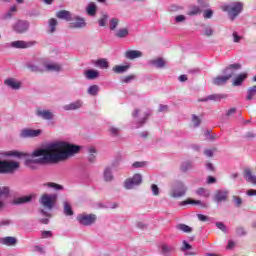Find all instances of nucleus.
<instances>
[{
  "instance_id": "obj_60",
  "label": "nucleus",
  "mask_w": 256,
  "mask_h": 256,
  "mask_svg": "<svg viewBox=\"0 0 256 256\" xmlns=\"http://www.w3.org/2000/svg\"><path fill=\"white\" fill-rule=\"evenodd\" d=\"M29 68L34 73H43V69L39 68V66L31 65Z\"/></svg>"
},
{
  "instance_id": "obj_9",
  "label": "nucleus",
  "mask_w": 256,
  "mask_h": 256,
  "mask_svg": "<svg viewBox=\"0 0 256 256\" xmlns=\"http://www.w3.org/2000/svg\"><path fill=\"white\" fill-rule=\"evenodd\" d=\"M239 69H241V64L235 63L226 67L223 73L226 77H228V79H231V77H233V75H235L236 71H239Z\"/></svg>"
},
{
  "instance_id": "obj_16",
  "label": "nucleus",
  "mask_w": 256,
  "mask_h": 256,
  "mask_svg": "<svg viewBox=\"0 0 256 256\" xmlns=\"http://www.w3.org/2000/svg\"><path fill=\"white\" fill-rule=\"evenodd\" d=\"M222 99H223V95H221V94H211L204 98H200L198 101L207 103L209 101H221Z\"/></svg>"
},
{
  "instance_id": "obj_61",
  "label": "nucleus",
  "mask_w": 256,
  "mask_h": 256,
  "mask_svg": "<svg viewBox=\"0 0 256 256\" xmlns=\"http://www.w3.org/2000/svg\"><path fill=\"white\" fill-rule=\"evenodd\" d=\"M189 249H191V246L190 244L187 243L186 240H184L182 242V248H181V251H189Z\"/></svg>"
},
{
  "instance_id": "obj_10",
  "label": "nucleus",
  "mask_w": 256,
  "mask_h": 256,
  "mask_svg": "<svg viewBox=\"0 0 256 256\" xmlns=\"http://www.w3.org/2000/svg\"><path fill=\"white\" fill-rule=\"evenodd\" d=\"M36 115L37 117H41V119H44V121H52L53 117L55 115L50 110H43L41 108L36 109Z\"/></svg>"
},
{
  "instance_id": "obj_55",
  "label": "nucleus",
  "mask_w": 256,
  "mask_h": 256,
  "mask_svg": "<svg viewBox=\"0 0 256 256\" xmlns=\"http://www.w3.org/2000/svg\"><path fill=\"white\" fill-rule=\"evenodd\" d=\"M234 43H240L243 36L239 35L237 32H233L232 34Z\"/></svg>"
},
{
  "instance_id": "obj_63",
  "label": "nucleus",
  "mask_w": 256,
  "mask_h": 256,
  "mask_svg": "<svg viewBox=\"0 0 256 256\" xmlns=\"http://www.w3.org/2000/svg\"><path fill=\"white\" fill-rule=\"evenodd\" d=\"M187 18L184 15H178L175 17V22L176 23H183Z\"/></svg>"
},
{
  "instance_id": "obj_14",
  "label": "nucleus",
  "mask_w": 256,
  "mask_h": 256,
  "mask_svg": "<svg viewBox=\"0 0 256 256\" xmlns=\"http://www.w3.org/2000/svg\"><path fill=\"white\" fill-rule=\"evenodd\" d=\"M125 57L126 59H139V57H143V52L139 51V50H127L125 52Z\"/></svg>"
},
{
  "instance_id": "obj_62",
  "label": "nucleus",
  "mask_w": 256,
  "mask_h": 256,
  "mask_svg": "<svg viewBox=\"0 0 256 256\" xmlns=\"http://www.w3.org/2000/svg\"><path fill=\"white\" fill-rule=\"evenodd\" d=\"M234 202L236 207H241V204L243 203V200L238 196H233Z\"/></svg>"
},
{
  "instance_id": "obj_54",
  "label": "nucleus",
  "mask_w": 256,
  "mask_h": 256,
  "mask_svg": "<svg viewBox=\"0 0 256 256\" xmlns=\"http://www.w3.org/2000/svg\"><path fill=\"white\" fill-rule=\"evenodd\" d=\"M216 227L220 229L223 233H227V226L223 222H217Z\"/></svg>"
},
{
  "instance_id": "obj_13",
  "label": "nucleus",
  "mask_w": 256,
  "mask_h": 256,
  "mask_svg": "<svg viewBox=\"0 0 256 256\" xmlns=\"http://www.w3.org/2000/svg\"><path fill=\"white\" fill-rule=\"evenodd\" d=\"M0 243L2 245H6L7 247H15L17 245V238L13 236H7L0 239Z\"/></svg>"
},
{
  "instance_id": "obj_48",
  "label": "nucleus",
  "mask_w": 256,
  "mask_h": 256,
  "mask_svg": "<svg viewBox=\"0 0 256 256\" xmlns=\"http://www.w3.org/2000/svg\"><path fill=\"white\" fill-rule=\"evenodd\" d=\"M132 181H134L135 185H141V182L143 181V177L141 174H134L132 177Z\"/></svg>"
},
{
  "instance_id": "obj_21",
  "label": "nucleus",
  "mask_w": 256,
  "mask_h": 256,
  "mask_svg": "<svg viewBox=\"0 0 256 256\" xmlns=\"http://www.w3.org/2000/svg\"><path fill=\"white\" fill-rule=\"evenodd\" d=\"M175 248L171 245L162 244L161 245V255L163 256H171V253H173Z\"/></svg>"
},
{
  "instance_id": "obj_40",
  "label": "nucleus",
  "mask_w": 256,
  "mask_h": 256,
  "mask_svg": "<svg viewBox=\"0 0 256 256\" xmlns=\"http://www.w3.org/2000/svg\"><path fill=\"white\" fill-rule=\"evenodd\" d=\"M199 14H201V8L199 6L190 7V10L188 12V15L190 17H193V15H199Z\"/></svg>"
},
{
  "instance_id": "obj_52",
  "label": "nucleus",
  "mask_w": 256,
  "mask_h": 256,
  "mask_svg": "<svg viewBox=\"0 0 256 256\" xmlns=\"http://www.w3.org/2000/svg\"><path fill=\"white\" fill-rule=\"evenodd\" d=\"M46 186L51 187L52 189H56L57 191H61V189H63L61 185L53 182L47 183Z\"/></svg>"
},
{
  "instance_id": "obj_4",
  "label": "nucleus",
  "mask_w": 256,
  "mask_h": 256,
  "mask_svg": "<svg viewBox=\"0 0 256 256\" xmlns=\"http://www.w3.org/2000/svg\"><path fill=\"white\" fill-rule=\"evenodd\" d=\"M187 190V185H185L183 182H175L171 187L170 197L173 199H181V197H185V195H187Z\"/></svg>"
},
{
  "instance_id": "obj_49",
  "label": "nucleus",
  "mask_w": 256,
  "mask_h": 256,
  "mask_svg": "<svg viewBox=\"0 0 256 256\" xmlns=\"http://www.w3.org/2000/svg\"><path fill=\"white\" fill-rule=\"evenodd\" d=\"M192 124H193V127H199V125H201V118H199V116L193 114L192 115Z\"/></svg>"
},
{
  "instance_id": "obj_30",
  "label": "nucleus",
  "mask_w": 256,
  "mask_h": 256,
  "mask_svg": "<svg viewBox=\"0 0 256 256\" xmlns=\"http://www.w3.org/2000/svg\"><path fill=\"white\" fill-rule=\"evenodd\" d=\"M176 229L178 231H182V233H191V231H193V228H191V226H188L186 224H177Z\"/></svg>"
},
{
  "instance_id": "obj_23",
  "label": "nucleus",
  "mask_w": 256,
  "mask_h": 256,
  "mask_svg": "<svg viewBox=\"0 0 256 256\" xmlns=\"http://www.w3.org/2000/svg\"><path fill=\"white\" fill-rule=\"evenodd\" d=\"M247 79V74L243 73V74H240L238 75L234 80H233V83L232 85L234 87H239L241 85H243V81H245Z\"/></svg>"
},
{
  "instance_id": "obj_58",
  "label": "nucleus",
  "mask_w": 256,
  "mask_h": 256,
  "mask_svg": "<svg viewBox=\"0 0 256 256\" xmlns=\"http://www.w3.org/2000/svg\"><path fill=\"white\" fill-rule=\"evenodd\" d=\"M147 165V162H134L132 164V166L135 168V169H139V168H142V167H146Z\"/></svg>"
},
{
  "instance_id": "obj_36",
  "label": "nucleus",
  "mask_w": 256,
  "mask_h": 256,
  "mask_svg": "<svg viewBox=\"0 0 256 256\" xmlns=\"http://www.w3.org/2000/svg\"><path fill=\"white\" fill-rule=\"evenodd\" d=\"M255 95H256V85L248 88L246 100L252 101V99H253V97H255Z\"/></svg>"
},
{
  "instance_id": "obj_5",
  "label": "nucleus",
  "mask_w": 256,
  "mask_h": 256,
  "mask_svg": "<svg viewBox=\"0 0 256 256\" xmlns=\"http://www.w3.org/2000/svg\"><path fill=\"white\" fill-rule=\"evenodd\" d=\"M39 203L42 207L51 211L55 207V203H57V194L44 193L41 195Z\"/></svg>"
},
{
  "instance_id": "obj_45",
  "label": "nucleus",
  "mask_w": 256,
  "mask_h": 256,
  "mask_svg": "<svg viewBox=\"0 0 256 256\" xmlns=\"http://www.w3.org/2000/svg\"><path fill=\"white\" fill-rule=\"evenodd\" d=\"M149 65L159 69L161 67V58H155V59L149 60Z\"/></svg>"
},
{
  "instance_id": "obj_3",
  "label": "nucleus",
  "mask_w": 256,
  "mask_h": 256,
  "mask_svg": "<svg viewBox=\"0 0 256 256\" xmlns=\"http://www.w3.org/2000/svg\"><path fill=\"white\" fill-rule=\"evenodd\" d=\"M222 10L228 13L231 21H235L237 16L243 11V3L234 2L229 5L222 6Z\"/></svg>"
},
{
  "instance_id": "obj_42",
  "label": "nucleus",
  "mask_w": 256,
  "mask_h": 256,
  "mask_svg": "<svg viewBox=\"0 0 256 256\" xmlns=\"http://www.w3.org/2000/svg\"><path fill=\"white\" fill-rule=\"evenodd\" d=\"M137 184H135V181L132 178H128L124 182L125 189H133V187H136Z\"/></svg>"
},
{
  "instance_id": "obj_32",
  "label": "nucleus",
  "mask_w": 256,
  "mask_h": 256,
  "mask_svg": "<svg viewBox=\"0 0 256 256\" xmlns=\"http://www.w3.org/2000/svg\"><path fill=\"white\" fill-rule=\"evenodd\" d=\"M25 153L19 152L17 150L8 151L6 153V157H17L18 159H21V157H25Z\"/></svg>"
},
{
  "instance_id": "obj_25",
  "label": "nucleus",
  "mask_w": 256,
  "mask_h": 256,
  "mask_svg": "<svg viewBox=\"0 0 256 256\" xmlns=\"http://www.w3.org/2000/svg\"><path fill=\"white\" fill-rule=\"evenodd\" d=\"M84 75L86 79H89V80L97 79V77H99V71L93 70V69L86 70L84 72Z\"/></svg>"
},
{
  "instance_id": "obj_24",
  "label": "nucleus",
  "mask_w": 256,
  "mask_h": 256,
  "mask_svg": "<svg viewBox=\"0 0 256 256\" xmlns=\"http://www.w3.org/2000/svg\"><path fill=\"white\" fill-rule=\"evenodd\" d=\"M4 83L7 87H11V89H19L21 87V83L15 81L13 78L6 79Z\"/></svg>"
},
{
  "instance_id": "obj_34",
  "label": "nucleus",
  "mask_w": 256,
  "mask_h": 256,
  "mask_svg": "<svg viewBox=\"0 0 256 256\" xmlns=\"http://www.w3.org/2000/svg\"><path fill=\"white\" fill-rule=\"evenodd\" d=\"M196 194L199 195V197H205V198H208L211 196V192L205 188H198L196 190Z\"/></svg>"
},
{
  "instance_id": "obj_39",
  "label": "nucleus",
  "mask_w": 256,
  "mask_h": 256,
  "mask_svg": "<svg viewBox=\"0 0 256 256\" xmlns=\"http://www.w3.org/2000/svg\"><path fill=\"white\" fill-rule=\"evenodd\" d=\"M104 181H113V173L111 172V168H105L104 170Z\"/></svg>"
},
{
  "instance_id": "obj_38",
  "label": "nucleus",
  "mask_w": 256,
  "mask_h": 256,
  "mask_svg": "<svg viewBox=\"0 0 256 256\" xmlns=\"http://www.w3.org/2000/svg\"><path fill=\"white\" fill-rule=\"evenodd\" d=\"M129 69V66L127 65H124V66H121V65H116L113 67V71L114 73H117V74H120V73H125V71H127Z\"/></svg>"
},
{
  "instance_id": "obj_20",
  "label": "nucleus",
  "mask_w": 256,
  "mask_h": 256,
  "mask_svg": "<svg viewBox=\"0 0 256 256\" xmlns=\"http://www.w3.org/2000/svg\"><path fill=\"white\" fill-rule=\"evenodd\" d=\"M86 13L90 17H95V15H97V4H95V2H90L86 7Z\"/></svg>"
},
{
  "instance_id": "obj_46",
  "label": "nucleus",
  "mask_w": 256,
  "mask_h": 256,
  "mask_svg": "<svg viewBox=\"0 0 256 256\" xmlns=\"http://www.w3.org/2000/svg\"><path fill=\"white\" fill-rule=\"evenodd\" d=\"M89 95H97L99 93V86L98 85H92L88 88Z\"/></svg>"
},
{
  "instance_id": "obj_15",
  "label": "nucleus",
  "mask_w": 256,
  "mask_h": 256,
  "mask_svg": "<svg viewBox=\"0 0 256 256\" xmlns=\"http://www.w3.org/2000/svg\"><path fill=\"white\" fill-rule=\"evenodd\" d=\"M81 107H83V102H81V100H78L76 102L64 105L63 109L64 111H76V109H81Z\"/></svg>"
},
{
  "instance_id": "obj_26",
  "label": "nucleus",
  "mask_w": 256,
  "mask_h": 256,
  "mask_svg": "<svg viewBox=\"0 0 256 256\" xmlns=\"http://www.w3.org/2000/svg\"><path fill=\"white\" fill-rule=\"evenodd\" d=\"M85 25V19L79 17H77L76 20L71 23V27H73L74 29H81L85 27Z\"/></svg>"
},
{
  "instance_id": "obj_56",
  "label": "nucleus",
  "mask_w": 256,
  "mask_h": 256,
  "mask_svg": "<svg viewBox=\"0 0 256 256\" xmlns=\"http://www.w3.org/2000/svg\"><path fill=\"white\" fill-rule=\"evenodd\" d=\"M109 16H107V14H104L102 16V18L98 21L100 27H105V25L107 24V19Z\"/></svg>"
},
{
  "instance_id": "obj_17",
  "label": "nucleus",
  "mask_w": 256,
  "mask_h": 256,
  "mask_svg": "<svg viewBox=\"0 0 256 256\" xmlns=\"http://www.w3.org/2000/svg\"><path fill=\"white\" fill-rule=\"evenodd\" d=\"M181 205H199L200 207L206 209L207 208V204L205 202H202L200 200H194L191 198H188L185 201L181 202Z\"/></svg>"
},
{
  "instance_id": "obj_59",
  "label": "nucleus",
  "mask_w": 256,
  "mask_h": 256,
  "mask_svg": "<svg viewBox=\"0 0 256 256\" xmlns=\"http://www.w3.org/2000/svg\"><path fill=\"white\" fill-rule=\"evenodd\" d=\"M41 235L42 239H49V237H53V233L51 231H42Z\"/></svg>"
},
{
  "instance_id": "obj_18",
  "label": "nucleus",
  "mask_w": 256,
  "mask_h": 256,
  "mask_svg": "<svg viewBox=\"0 0 256 256\" xmlns=\"http://www.w3.org/2000/svg\"><path fill=\"white\" fill-rule=\"evenodd\" d=\"M244 179H246L248 183H252V185H256V176L253 175V172L249 168L244 170Z\"/></svg>"
},
{
  "instance_id": "obj_43",
  "label": "nucleus",
  "mask_w": 256,
  "mask_h": 256,
  "mask_svg": "<svg viewBox=\"0 0 256 256\" xmlns=\"http://www.w3.org/2000/svg\"><path fill=\"white\" fill-rule=\"evenodd\" d=\"M95 153H97V150L94 147L89 148L88 161L90 163H95Z\"/></svg>"
},
{
  "instance_id": "obj_47",
  "label": "nucleus",
  "mask_w": 256,
  "mask_h": 256,
  "mask_svg": "<svg viewBox=\"0 0 256 256\" xmlns=\"http://www.w3.org/2000/svg\"><path fill=\"white\" fill-rule=\"evenodd\" d=\"M117 25H119V19L117 18H112L110 20V30L115 31L117 29Z\"/></svg>"
},
{
  "instance_id": "obj_50",
  "label": "nucleus",
  "mask_w": 256,
  "mask_h": 256,
  "mask_svg": "<svg viewBox=\"0 0 256 256\" xmlns=\"http://www.w3.org/2000/svg\"><path fill=\"white\" fill-rule=\"evenodd\" d=\"M213 33H214L213 27L204 26V35H206V37H211V35H213Z\"/></svg>"
},
{
  "instance_id": "obj_2",
  "label": "nucleus",
  "mask_w": 256,
  "mask_h": 256,
  "mask_svg": "<svg viewBox=\"0 0 256 256\" xmlns=\"http://www.w3.org/2000/svg\"><path fill=\"white\" fill-rule=\"evenodd\" d=\"M21 167V164L17 161L1 160L0 161V174L1 175H13L17 169Z\"/></svg>"
},
{
  "instance_id": "obj_35",
  "label": "nucleus",
  "mask_w": 256,
  "mask_h": 256,
  "mask_svg": "<svg viewBox=\"0 0 256 256\" xmlns=\"http://www.w3.org/2000/svg\"><path fill=\"white\" fill-rule=\"evenodd\" d=\"M127 35H129V30L127 28H122L115 33V37H118V39H125Z\"/></svg>"
},
{
  "instance_id": "obj_27",
  "label": "nucleus",
  "mask_w": 256,
  "mask_h": 256,
  "mask_svg": "<svg viewBox=\"0 0 256 256\" xmlns=\"http://www.w3.org/2000/svg\"><path fill=\"white\" fill-rule=\"evenodd\" d=\"M227 81H229V77H227L226 75L218 76L213 79V84L218 85V86L225 85V83H227Z\"/></svg>"
},
{
  "instance_id": "obj_22",
  "label": "nucleus",
  "mask_w": 256,
  "mask_h": 256,
  "mask_svg": "<svg viewBox=\"0 0 256 256\" xmlns=\"http://www.w3.org/2000/svg\"><path fill=\"white\" fill-rule=\"evenodd\" d=\"M58 19H64L65 21H71V13L67 10H60L56 13Z\"/></svg>"
},
{
  "instance_id": "obj_64",
  "label": "nucleus",
  "mask_w": 256,
  "mask_h": 256,
  "mask_svg": "<svg viewBox=\"0 0 256 256\" xmlns=\"http://www.w3.org/2000/svg\"><path fill=\"white\" fill-rule=\"evenodd\" d=\"M151 190L153 195H159V187L156 184H152Z\"/></svg>"
},
{
  "instance_id": "obj_57",
  "label": "nucleus",
  "mask_w": 256,
  "mask_h": 256,
  "mask_svg": "<svg viewBox=\"0 0 256 256\" xmlns=\"http://www.w3.org/2000/svg\"><path fill=\"white\" fill-rule=\"evenodd\" d=\"M133 79H135V75H133V74L125 76L122 79V83H131L133 81Z\"/></svg>"
},
{
  "instance_id": "obj_51",
  "label": "nucleus",
  "mask_w": 256,
  "mask_h": 256,
  "mask_svg": "<svg viewBox=\"0 0 256 256\" xmlns=\"http://www.w3.org/2000/svg\"><path fill=\"white\" fill-rule=\"evenodd\" d=\"M236 235H238V237H243L247 235V231H245V228L243 227H238L236 228Z\"/></svg>"
},
{
  "instance_id": "obj_37",
  "label": "nucleus",
  "mask_w": 256,
  "mask_h": 256,
  "mask_svg": "<svg viewBox=\"0 0 256 256\" xmlns=\"http://www.w3.org/2000/svg\"><path fill=\"white\" fill-rule=\"evenodd\" d=\"M59 23L57 22V19L55 18H51L49 21H48V27L50 29V33H55L56 31V27Z\"/></svg>"
},
{
  "instance_id": "obj_44",
  "label": "nucleus",
  "mask_w": 256,
  "mask_h": 256,
  "mask_svg": "<svg viewBox=\"0 0 256 256\" xmlns=\"http://www.w3.org/2000/svg\"><path fill=\"white\" fill-rule=\"evenodd\" d=\"M47 71H61V65L59 64H46Z\"/></svg>"
},
{
  "instance_id": "obj_7",
  "label": "nucleus",
  "mask_w": 256,
  "mask_h": 256,
  "mask_svg": "<svg viewBox=\"0 0 256 256\" xmlns=\"http://www.w3.org/2000/svg\"><path fill=\"white\" fill-rule=\"evenodd\" d=\"M228 197H229V190L220 189V190L216 191V193L213 197V201H215V203H223V202L227 201Z\"/></svg>"
},
{
  "instance_id": "obj_12",
  "label": "nucleus",
  "mask_w": 256,
  "mask_h": 256,
  "mask_svg": "<svg viewBox=\"0 0 256 256\" xmlns=\"http://www.w3.org/2000/svg\"><path fill=\"white\" fill-rule=\"evenodd\" d=\"M29 29V22L25 20H18L14 25V31L16 33H25Z\"/></svg>"
},
{
  "instance_id": "obj_1",
  "label": "nucleus",
  "mask_w": 256,
  "mask_h": 256,
  "mask_svg": "<svg viewBox=\"0 0 256 256\" xmlns=\"http://www.w3.org/2000/svg\"><path fill=\"white\" fill-rule=\"evenodd\" d=\"M79 146H75L73 144H68L65 142H56L48 145L44 149L34 150L32 153V157H42L35 160V163H61V161H65L71 157V155H75V153H79Z\"/></svg>"
},
{
  "instance_id": "obj_31",
  "label": "nucleus",
  "mask_w": 256,
  "mask_h": 256,
  "mask_svg": "<svg viewBox=\"0 0 256 256\" xmlns=\"http://www.w3.org/2000/svg\"><path fill=\"white\" fill-rule=\"evenodd\" d=\"M190 169H193V163H191L190 161L182 162L180 166V170L182 171V173H187V171H189Z\"/></svg>"
},
{
  "instance_id": "obj_33",
  "label": "nucleus",
  "mask_w": 256,
  "mask_h": 256,
  "mask_svg": "<svg viewBox=\"0 0 256 256\" xmlns=\"http://www.w3.org/2000/svg\"><path fill=\"white\" fill-rule=\"evenodd\" d=\"M11 193V189L9 186H2L0 187V197H3L4 199H7Z\"/></svg>"
},
{
  "instance_id": "obj_28",
  "label": "nucleus",
  "mask_w": 256,
  "mask_h": 256,
  "mask_svg": "<svg viewBox=\"0 0 256 256\" xmlns=\"http://www.w3.org/2000/svg\"><path fill=\"white\" fill-rule=\"evenodd\" d=\"M33 199V196H22L20 198H17L14 203L15 205H23V203H30V201Z\"/></svg>"
},
{
  "instance_id": "obj_53",
  "label": "nucleus",
  "mask_w": 256,
  "mask_h": 256,
  "mask_svg": "<svg viewBox=\"0 0 256 256\" xmlns=\"http://www.w3.org/2000/svg\"><path fill=\"white\" fill-rule=\"evenodd\" d=\"M203 17L204 19H211V17H213V10L211 9L204 10Z\"/></svg>"
},
{
  "instance_id": "obj_19",
  "label": "nucleus",
  "mask_w": 256,
  "mask_h": 256,
  "mask_svg": "<svg viewBox=\"0 0 256 256\" xmlns=\"http://www.w3.org/2000/svg\"><path fill=\"white\" fill-rule=\"evenodd\" d=\"M15 13H17V7L14 5L4 15L1 16L2 21H9V19H13Z\"/></svg>"
},
{
  "instance_id": "obj_41",
  "label": "nucleus",
  "mask_w": 256,
  "mask_h": 256,
  "mask_svg": "<svg viewBox=\"0 0 256 256\" xmlns=\"http://www.w3.org/2000/svg\"><path fill=\"white\" fill-rule=\"evenodd\" d=\"M96 65L100 67V69H108L109 68V62H107L106 59H99L96 61Z\"/></svg>"
},
{
  "instance_id": "obj_6",
  "label": "nucleus",
  "mask_w": 256,
  "mask_h": 256,
  "mask_svg": "<svg viewBox=\"0 0 256 256\" xmlns=\"http://www.w3.org/2000/svg\"><path fill=\"white\" fill-rule=\"evenodd\" d=\"M77 221L80 223V225H83L84 227H89L97 221V215L95 214H87L82 213L77 216Z\"/></svg>"
},
{
  "instance_id": "obj_8",
  "label": "nucleus",
  "mask_w": 256,
  "mask_h": 256,
  "mask_svg": "<svg viewBox=\"0 0 256 256\" xmlns=\"http://www.w3.org/2000/svg\"><path fill=\"white\" fill-rule=\"evenodd\" d=\"M43 131L41 129H31V128H25L21 131L20 135L21 137H24L25 139L29 137H39Z\"/></svg>"
},
{
  "instance_id": "obj_11",
  "label": "nucleus",
  "mask_w": 256,
  "mask_h": 256,
  "mask_svg": "<svg viewBox=\"0 0 256 256\" xmlns=\"http://www.w3.org/2000/svg\"><path fill=\"white\" fill-rule=\"evenodd\" d=\"M33 45H35V42H27L23 40H17L11 43V47L14 49H29V47H33Z\"/></svg>"
},
{
  "instance_id": "obj_29",
  "label": "nucleus",
  "mask_w": 256,
  "mask_h": 256,
  "mask_svg": "<svg viewBox=\"0 0 256 256\" xmlns=\"http://www.w3.org/2000/svg\"><path fill=\"white\" fill-rule=\"evenodd\" d=\"M75 214V212H73V208H71V204H69V202H64V215H66L67 217H71Z\"/></svg>"
}]
</instances>
